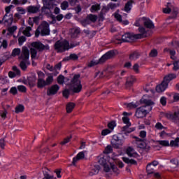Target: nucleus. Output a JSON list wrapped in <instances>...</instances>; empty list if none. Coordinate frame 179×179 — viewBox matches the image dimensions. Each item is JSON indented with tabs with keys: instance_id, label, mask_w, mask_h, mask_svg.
<instances>
[{
	"instance_id": "f257e3e1",
	"label": "nucleus",
	"mask_w": 179,
	"mask_h": 179,
	"mask_svg": "<svg viewBox=\"0 0 179 179\" xmlns=\"http://www.w3.org/2000/svg\"><path fill=\"white\" fill-rule=\"evenodd\" d=\"M141 103H143L145 106L139 107L136 109L135 115L137 118H144L149 111H152V106L155 104L153 101L148 99H141Z\"/></svg>"
},
{
	"instance_id": "f03ea898",
	"label": "nucleus",
	"mask_w": 179,
	"mask_h": 179,
	"mask_svg": "<svg viewBox=\"0 0 179 179\" xmlns=\"http://www.w3.org/2000/svg\"><path fill=\"white\" fill-rule=\"evenodd\" d=\"M31 57L32 59H36L37 58V50L39 52H43V51H48L50 50V45H44L40 41H35L31 43Z\"/></svg>"
},
{
	"instance_id": "7ed1b4c3",
	"label": "nucleus",
	"mask_w": 179,
	"mask_h": 179,
	"mask_svg": "<svg viewBox=\"0 0 179 179\" xmlns=\"http://www.w3.org/2000/svg\"><path fill=\"white\" fill-rule=\"evenodd\" d=\"M29 58H30V52L27 47L24 46L22 48L21 54L19 57V59L21 60L20 66L22 71H26L27 69V65H30Z\"/></svg>"
},
{
	"instance_id": "20e7f679",
	"label": "nucleus",
	"mask_w": 179,
	"mask_h": 179,
	"mask_svg": "<svg viewBox=\"0 0 179 179\" xmlns=\"http://www.w3.org/2000/svg\"><path fill=\"white\" fill-rule=\"evenodd\" d=\"M99 163L103 167V170L106 173H110V171H113V173H117L118 169L115 165L107 162L104 157H101L99 159Z\"/></svg>"
},
{
	"instance_id": "39448f33",
	"label": "nucleus",
	"mask_w": 179,
	"mask_h": 179,
	"mask_svg": "<svg viewBox=\"0 0 179 179\" xmlns=\"http://www.w3.org/2000/svg\"><path fill=\"white\" fill-rule=\"evenodd\" d=\"M114 57V51L110 50L108 52H106L105 55H103L99 59V61H92L90 62L88 64V66L92 68V66H94L96 65H99V64H104L106 61L108 59H111Z\"/></svg>"
},
{
	"instance_id": "423d86ee",
	"label": "nucleus",
	"mask_w": 179,
	"mask_h": 179,
	"mask_svg": "<svg viewBox=\"0 0 179 179\" xmlns=\"http://www.w3.org/2000/svg\"><path fill=\"white\" fill-rule=\"evenodd\" d=\"M55 50L57 52H65L69 50V42L68 41H57L55 43Z\"/></svg>"
},
{
	"instance_id": "0eeeda50",
	"label": "nucleus",
	"mask_w": 179,
	"mask_h": 179,
	"mask_svg": "<svg viewBox=\"0 0 179 179\" xmlns=\"http://www.w3.org/2000/svg\"><path fill=\"white\" fill-rule=\"evenodd\" d=\"M79 78H80V76L76 75L71 81V90L73 93H79L82 90V85H80Z\"/></svg>"
},
{
	"instance_id": "6e6552de",
	"label": "nucleus",
	"mask_w": 179,
	"mask_h": 179,
	"mask_svg": "<svg viewBox=\"0 0 179 179\" xmlns=\"http://www.w3.org/2000/svg\"><path fill=\"white\" fill-rule=\"evenodd\" d=\"M135 40H138L135 34L126 33L122 36V39H116L115 43L116 44H121V43H131V41H135Z\"/></svg>"
},
{
	"instance_id": "1a4fd4ad",
	"label": "nucleus",
	"mask_w": 179,
	"mask_h": 179,
	"mask_svg": "<svg viewBox=\"0 0 179 179\" xmlns=\"http://www.w3.org/2000/svg\"><path fill=\"white\" fill-rule=\"evenodd\" d=\"M52 82H54L52 76H48L45 80L44 78H38L37 87L38 89H43L45 86H50Z\"/></svg>"
},
{
	"instance_id": "9d476101",
	"label": "nucleus",
	"mask_w": 179,
	"mask_h": 179,
	"mask_svg": "<svg viewBox=\"0 0 179 179\" xmlns=\"http://www.w3.org/2000/svg\"><path fill=\"white\" fill-rule=\"evenodd\" d=\"M111 145L115 149H120L124 145V139L121 138V136L115 134L111 140Z\"/></svg>"
},
{
	"instance_id": "9b49d317",
	"label": "nucleus",
	"mask_w": 179,
	"mask_h": 179,
	"mask_svg": "<svg viewBox=\"0 0 179 179\" xmlns=\"http://www.w3.org/2000/svg\"><path fill=\"white\" fill-rule=\"evenodd\" d=\"M122 121L124 124H126V125L123 127H122V132H124L125 135L127 134H131V132H134L135 131L134 129L130 128L131 127V122H129V117L127 116H124L122 117Z\"/></svg>"
},
{
	"instance_id": "f8f14e48",
	"label": "nucleus",
	"mask_w": 179,
	"mask_h": 179,
	"mask_svg": "<svg viewBox=\"0 0 179 179\" xmlns=\"http://www.w3.org/2000/svg\"><path fill=\"white\" fill-rule=\"evenodd\" d=\"M41 36H48L50 34V24L48 22L43 21L39 26Z\"/></svg>"
},
{
	"instance_id": "ddd939ff",
	"label": "nucleus",
	"mask_w": 179,
	"mask_h": 179,
	"mask_svg": "<svg viewBox=\"0 0 179 179\" xmlns=\"http://www.w3.org/2000/svg\"><path fill=\"white\" fill-rule=\"evenodd\" d=\"M136 139L137 147L140 149H144L146 152L150 149V146L147 145L146 143L143 141V139L139 138L138 137H134Z\"/></svg>"
},
{
	"instance_id": "4468645a",
	"label": "nucleus",
	"mask_w": 179,
	"mask_h": 179,
	"mask_svg": "<svg viewBox=\"0 0 179 179\" xmlns=\"http://www.w3.org/2000/svg\"><path fill=\"white\" fill-rule=\"evenodd\" d=\"M97 20V16L90 14L87 15L85 20L82 21V25L84 26V27H86L87 24H90V22L92 23H94Z\"/></svg>"
},
{
	"instance_id": "2eb2a0df",
	"label": "nucleus",
	"mask_w": 179,
	"mask_h": 179,
	"mask_svg": "<svg viewBox=\"0 0 179 179\" xmlns=\"http://www.w3.org/2000/svg\"><path fill=\"white\" fill-rule=\"evenodd\" d=\"M58 90H59V86L58 85H53L47 90L48 96H54L58 93Z\"/></svg>"
},
{
	"instance_id": "dca6fc26",
	"label": "nucleus",
	"mask_w": 179,
	"mask_h": 179,
	"mask_svg": "<svg viewBox=\"0 0 179 179\" xmlns=\"http://www.w3.org/2000/svg\"><path fill=\"white\" fill-rule=\"evenodd\" d=\"M3 22L5 26H10L13 22V15L12 14H5L3 17Z\"/></svg>"
},
{
	"instance_id": "f3484780",
	"label": "nucleus",
	"mask_w": 179,
	"mask_h": 179,
	"mask_svg": "<svg viewBox=\"0 0 179 179\" xmlns=\"http://www.w3.org/2000/svg\"><path fill=\"white\" fill-rule=\"evenodd\" d=\"M55 0H43V4L46 9H49V10H51L53 8H55L57 6V4L55 3Z\"/></svg>"
},
{
	"instance_id": "a211bd4d",
	"label": "nucleus",
	"mask_w": 179,
	"mask_h": 179,
	"mask_svg": "<svg viewBox=\"0 0 179 179\" xmlns=\"http://www.w3.org/2000/svg\"><path fill=\"white\" fill-rule=\"evenodd\" d=\"M87 152V151H82L80 152L76 157L73 159V164H76L78 160H82L85 159V156H86Z\"/></svg>"
},
{
	"instance_id": "6ab92c4d",
	"label": "nucleus",
	"mask_w": 179,
	"mask_h": 179,
	"mask_svg": "<svg viewBox=\"0 0 179 179\" xmlns=\"http://www.w3.org/2000/svg\"><path fill=\"white\" fill-rule=\"evenodd\" d=\"M120 6V3H109L107 6L103 7V10L104 12H108L110 9L114 10Z\"/></svg>"
},
{
	"instance_id": "aec40b11",
	"label": "nucleus",
	"mask_w": 179,
	"mask_h": 179,
	"mask_svg": "<svg viewBox=\"0 0 179 179\" xmlns=\"http://www.w3.org/2000/svg\"><path fill=\"white\" fill-rule=\"evenodd\" d=\"M167 86H169L167 83L162 81L160 85H157L156 92H157V93H163V92L167 89Z\"/></svg>"
},
{
	"instance_id": "412c9836",
	"label": "nucleus",
	"mask_w": 179,
	"mask_h": 179,
	"mask_svg": "<svg viewBox=\"0 0 179 179\" xmlns=\"http://www.w3.org/2000/svg\"><path fill=\"white\" fill-rule=\"evenodd\" d=\"M27 10L28 13H38V12H40V6H29L27 7Z\"/></svg>"
},
{
	"instance_id": "4be33fe9",
	"label": "nucleus",
	"mask_w": 179,
	"mask_h": 179,
	"mask_svg": "<svg viewBox=\"0 0 179 179\" xmlns=\"http://www.w3.org/2000/svg\"><path fill=\"white\" fill-rule=\"evenodd\" d=\"M80 34V29L78 27H74L70 29V35L72 38H76Z\"/></svg>"
},
{
	"instance_id": "5701e85b",
	"label": "nucleus",
	"mask_w": 179,
	"mask_h": 179,
	"mask_svg": "<svg viewBox=\"0 0 179 179\" xmlns=\"http://www.w3.org/2000/svg\"><path fill=\"white\" fill-rule=\"evenodd\" d=\"M127 155L129 156V157H138V152L135 151L132 147H129L127 149Z\"/></svg>"
},
{
	"instance_id": "b1692460",
	"label": "nucleus",
	"mask_w": 179,
	"mask_h": 179,
	"mask_svg": "<svg viewBox=\"0 0 179 179\" xmlns=\"http://www.w3.org/2000/svg\"><path fill=\"white\" fill-rule=\"evenodd\" d=\"M99 171H100V166L94 165L91 168V170L89 173V176H90V177H92V176H96V174H99Z\"/></svg>"
},
{
	"instance_id": "393cba45",
	"label": "nucleus",
	"mask_w": 179,
	"mask_h": 179,
	"mask_svg": "<svg viewBox=\"0 0 179 179\" xmlns=\"http://www.w3.org/2000/svg\"><path fill=\"white\" fill-rule=\"evenodd\" d=\"M138 31H140L141 34H135L137 40L146 37V29L144 27L138 28Z\"/></svg>"
},
{
	"instance_id": "a878e982",
	"label": "nucleus",
	"mask_w": 179,
	"mask_h": 179,
	"mask_svg": "<svg viewBox=\"0 0 179 179\" xmlns=\"http://www.w3.org/2000/svg\"><path fill=\"white\" fill-rule=\"evenodd\" d=\"M176 78L177 76H176V74L171 73L166 76L164 78L163 82H164V83H166V85H169V83H170L171 80H173V79H176Z\"/></svg>"
},
{
	"instance_id": "bb28decb",
	"label": "nucleus",
	"mask_w": 179,
	"mask_h": 179,
	"mask_svg": "<svg viewBox=\"0 0 179 179\" xmlns=\"http://www.w3.org/2000/svg\"><path fill=\"white\" fill-rule=\"evenodd\" d=\"M132 3H134L133 0L127 1L124 6V11L127 12V13H129L131 12V10L132 9Z\"/></svg>"
},
{
	"instance_id": "cd10ccee",
	"label": "nucleus",
	"mask_w": 179,
	"mask_h": 179,
	"mask_svg": "<svg viewBox=\"0 0 179 179\" xmlns=\"http://www.w3.org/2000/svg\"><path fill=\"white\" fill-rule=\"evenodd\" d=\"M79 59V57L78 55L75 53L70 54L69 56L66 57L64 59H63V61H76Z\"/></svg>"
},
{
	"instance_id": "c85d7f7f",
	"label": "nucleus",
	"mask_w": 179,
	"mask_h": 179,
	"mask_svg": "<svg viewBox=\"0 0 179 179\" xmlns=\"http://www.w3.org/2000/svg\"><path fill=\"white\" fill-rule=\"evenodd\" d=\"M144 19V26H145L148 29H154L155 24H153V22L152 20L148 18H143Z\"/></svg>"
},
{
	"instance_id": "c756f323",
	"label": "nucleus",
	"mask_w": 179,
	"mask_h": 179,
	"mask_svg": "<svg viewBox=\"0 0 179 179\" xmlns=\"http://www.w3.org/2000/svg\"><path fill=\"white\" fill-rule=\"evenodd\" d=\"M43 173L44 176V178L43 179H57V178L50 175V170H48V169H45L43 171Z\"/></svg>"
},
{
	"instance_id": "7c9ffc66",
	"label": "nucleus",
	"mask_w": 179,
	"mask_h": 179,
	"mask_svg": "<svg viewBox=\"0 0 179 179\" xmlns=\"http://www.w3.org/2000/svg\"><path fill=\"white\" fill-rule=\"evenodd\" d=\"M136 80V79L134 76L129 77L127 79V82H126L127 86H128L129 87L132 86V85H134V83H135Z\"/></svg>"
},
{
	"instance_id": "2f4dec72",
	"label": "nucleus",
	"mask_w": 179,
	"mask_h": 179,
	"mask_svg": "<svg viewBox=\"0 0 179 179\" xmlns=\"http://www.w3.org/2000/svg\"><path fill=\"white\" fill-rule=\"evenodd\" d=\"M140 56L141 55L139 54V52H134L129 55V59L131 61H136V59H138V58H139Z\"/></svg>"
},
{
	"instance_id": "473e14b6",
	"label": "nucleus",
	"mask_w": 179,
	"mask_h": 179,
	"mask_svg": "<svg viewBox=\"0 0 179 179\" xmlns=\"http://www.w3.org/2000/svg\"><path fill=\"white\" fill-rule=\"evenodd\" d=\"M122 160L123 162H124V163H127V164H134L136 165V161H135L134 159H130L129 158L127 157H122Z\"/></svg>"
},
{
	"instance_id": "72a5a7b5",
	"label": "nucleus",
	"mask_w": 179,
	"mask_h": 179,
	"mask_svg": "<svg viewBox=\"0 0 179 179\" xmlns=\"http://www.w3.org/2000/svg\"><path fill=\"white\" fill-rule=\"evenodd\" d=\"M179 137H177L175 140H172L170 142L169 146L178 148L179 146Z\"/></svg>"
},
{
	"instance_id": "f704fd0d",
	"label": "nucleus",
	"mask_w": 179,
	"mask_h": 179,
	"mask_svg": "<svg viewBox=\"0 0 179 179\" xmlns=\"http://www.w3.org/2000/svg\"><path fill=\"white\" fill-rule=\"evenodd\" d=\"M30 31H31V28L30 27H27L23 31L22 33L24 36H26V37H31V34H30Z\"/></svg>"
},
{
	"instance_id": "c9c22d12",
	"label": "nucleus",
	"mask_w": 179,
	"mask_h": 179,
	"mask_svg": "<svg viewBox=\"0 0 179 179\" xmlns=\"http://www.w3.org/2000/svg\"><path fill=\"white\" fill-rule=\"evenodd\" d=\"M75 106L76 104L70 102L66 105V111L68 113H72V110H73V108H75Z\"/></svg>"
},
{
	"instance_id": "e433bc0d",
	"label": "nucleus",
	"mask_w": 179,
	"mask_h": 179,
	"mask_svg": "<svg viewBox=\"0 0 179 179\" xmlns=\"http://www.w3.org/2000/svg\"><path fill=\"white\" fill-rule=\"evenodd\" d=\"M146 170L148 174H153L155 171V169L152 168V164H148L146 166Z\"/></svg>"
},
{
	"instance_id": "4c0bfd02",
	"label": "nucleus",
	"mask_w": 179,
	"mask_h": 179,
	"mask_svg": "<svg viewBox=\"0 0 179 179\" xmlns=\"http://www.w3.org/2000/svg\"><path fill=\"white\" fill-rule=\"evenodd\" d=\"M2 47L3 48H7L8 41L0 38V48H2Z\"/></svg>"
},
{
	"instance_id": "58836bf2",
	"label": "nucleus",
	"mask_w": 179,
	"mask_h": 179,
	"mask_svg": "<svg viewBox=\"0 0 179 179\" xmlns=\"http://www.w3.org/2000/svg\"><path fill=\"white\" fill-rule=\"evenodd\" d=\"M23 111H24V106H23V105H19L16 106L15 113L17 114H19V113H23Z\"/></svg>"
},
{
	"instance_id": "ea45409f",
	"label": "nucleus",
	"mask_w": 179,
	"mask_h": 179,
	"mask_svg": "<svg viewBox=\"0 0 179 179\" xmlns=\"http://www.w3.org/2000/svg\"><path fill=\"white\" fill-rule=\"evenodd\" d=\"M126 106H127V108L132 109V108H136V107H138L139 106V103H134V102H131L129 103H127Z\"/></svg>"
},
{
	"instance_id": "a19ab883",
	"label": "nucleus",
	"mask_w": 179,
	"mask_h": 179,
	"mask_svg": "<svg viewBox=\"0 0 179 179\" xmlns=\"http://www.w3.org/2000/svg\"><path fill=\"white\" fill-rule=\"evenodd\" d=\"M171 118L174 122H179V113L175 112Z\"/></svg>"
},
{
	"instance_id": "79ce46f5",
	"label": "nucleus",
	"mask_w": 179,
	"mask_h": 179,
	"mask_svg": "<svg viewBox=\"0 0 179 179\" xmlns=\"http://www.w3.org/2000/svg\"><path fill=\"white\" fill-rule=\"evenodd\" d=\"M22 52V50H20V48H15L13 49L11 55L12 57H17V55H19Z\"/></svg>"
},
{
	"instance_id": "37998d69",
	"label": "nucleus",
	"mask_w": 179,
	"mask_h": 179,
	"mask_svg": "<svg viewBox=\"0 0 179 179\" xmlns=\"http://www.w3.org/2000/svg\"><path fill=\"white\" fill-rule=\"evenodd\" d=\"M164 13H170L171 12V3H168L166 8L163 9Z\"/></svg>"
},
{
	"instance_id": "c03bdc74",
	"label": "nucleus",
	"mask_w": 179,
	"mask_h": 179,
	"mask_svg": "<svg viewBox=\"0 0 179 179\" xmlns=\"http://www.w3.org/2000/svg\"><path fill=\"white\" fill-rule=\"evenodd\" d=\"M69 6V3H68V1H63L61 3V9H62V10H66Z\"/></svg>"
},
{
	"instance_id": "a18cd8bd",
	"label": "nucleus",
	"mask_w": 179,
	"mask_h": 179,
	"mask_svg": "<svg viewBox=\"0 0 179 179\" xmlns=\"http://www.w3.org/2000/svg\"><path fill=\"white\" fill-rule=\"evenodd\" d=\"M112 152H113V147L111 145H108L103 151V153H105L106 155H108L109 153H112Z\"/></svg>"
},
{
	"instance_id": "49530a36",
	"label": "nucleus",
	"mask_w": 179,
	"mask_h": 179,
	"mask_svg": "<svg viewBox=\"0 0 179 179\" xmlns=\"http://www.w3.org/2000/svg\"><path fill=\"white\" fill-rule=\"evenodd\" d=\"M97 10H100V5L99 4H96V5H92L91 7V12H97Z\"/></svg>"
},
{
	"instance_id": "de8ad7c7",
	"label": "nucleus",
	"mask_w": 179,
	"mask_h": 179,
	"mask_svg": "<svg viewBox=\"0 0 179 179\" xmlns=\"http://www.w3.org/2000/svg\"><path fill=\"white\" fill-rule=\"evenodd\" d=\"M164 51H169L171 55V59H176V50H171L169 49H165Z\"/></svg>"
},
{
	"instance_id": "09e8293b",
	"label": "nucleus",
	"mask_w": 179,
	"mask_h": 179,
	"mask_svg": "<svg viewBox=\"0 0 179 179\" xmlns=\"http://www.w3.org/2000/svg\"><path fill=\"white\" fill-rule=\"evenodd\" d=\"M64 82H65V77L62 75L59 76L57 78V83L59 85H64Z\"/></svg>"
},
{
	"instance_id": "8fccbe9b",
	"label": "nucleus",
	"mask_w": 179,
	"mask_h": 179,
	"mask_svg": "<svg viewBox=\"0 0 179 179\" xmlns=\"http://www.w3.org/2000/svg\"><path fill=\"white\" fill-rule=\"evenodd\" d=\"M62 66V64H61V62H59L55 65V71H56V73L54 75L57 76V75H58V73H59V72H58L57 71H60Z\"/></svg>"
},
{
	"instance_id": "3c124183",
	"label": "nucleus",
	"mask_w": 179,
	"mask_h": 179,
	"mask_svg": "<svg viewBox=\"0 0 179 179\" xmlns=\"http://www.w3.org/2000/svg\"><path fill=\"white\" fill-rule=\"evenodd\" d=\"M159 145H161L162 146H170V143L169 141H158Z\"/></svg>"
},
{
	"instance_id": "603ef678",
	"label": "nucleus",
	"mask_w": 179,
	"mask_h": 179,
	"mask_svg": "<svg viewBox=\"0 0 179 179\" xmlns=\"http://www.w3.org/2000/svg\"><path fill=\"white\" fill-rule=\"evenodd\" d=\"M95 76L96 78H103V76H106V71L97 72Z\"/></svg>"
},
{
	"instance_id": "864d4df0",
	"label": "nucleus",
	"mask_w": 179,
	"mask_h": 179,
	"mask_svg": "<svg viewBox=\"0 0 179 179\" xmlns=\"http://www.w3.org/2000/svg\"><path fill=\"white\" fill-rule=\"evenodd\" d=\"M17 11L20 13V15H24L26 13V10L23 7H17Z\"/></svg>"
},
{
	"instance_id": "5fc2aeb1",
	"label": "nucleus",
	"mask_w": 179,
	"mask_h": 179,
	"mask_svg": "<svg viewBox=\"0 0 179 179\" xmlns=\"http://www.w3.org/2000/svg\"><path fill=\"white\" fill-rule=\"evenodd\" d=\"M150 57H157V50L153 49L150 52Z\"/></svg>"
},
{
	"instance_id": "6e6d98bb",
	"label": "nucleus",
	"mask_w": 179,
	"mask_h": 179,
	"mask_svg": "<svg viewBox=\"0 0 179 179\" xmlns=\"http://www.w3.org/2000/svg\"><path fill=\"white\" fill-rule=\"evenodd\" d=\"M17 90H19L22 93H25L27 89L24 85H18L17 86Z\"/></svg>"
},
{
	"instance_id": "4d7b16f0",
	"label": "nucleus",
	"mask_w": 179,
	"mask_h": 179,
	"mask_svg": "<svg viewBox=\"0 0 179 179\" xmlns=\"http://www.w3.org/2000/svg\"><path fill=\"white\" fill-rule=\"evenodd\" d=\"M26 41V37L25 36H21L18 38V42L20 45H23V43Z\"/></svg>"
},
{
	"instance_id": "13d9d810",
	"label": "nucleus",
	"mask_w": 179,
	"mask_h": 179,
	"mask_svg": "<svg viewBox=\"0 0 179 179\" xmlns=\"http://www.w3.org/2000/svg\"><path fill=\"white\" fill-rule=\"evenodd\" d=\"M71 138L72 137H67V138H64V140L60 143L61 145H66V143H69Z\"/></svg>"
},
{
	"instance_id": "bf43d9fd",
	"label": "nucleus",
	"mask_w": 179,
	"mask_h": 179,
	"mask_svg": "<svg viewBox=\"0 0 179 179\" xmlns=\"http://www.w3.org/2000/svg\"><path fill=\"white\" fill-rule=\"evenodd\" d=\"M69 93H71V91L69 90H65L64 91H63L64 97L68 99V97H69Z\"/></svg>"
},
{
	"instance_id": "052dcab7",
	"label": "nucleus",
	"mask_w": 179,
	"mask_h": 179,
	"mask_svg": "<svg viewBox=\"0 0 179 179\" xmlns=\"http://www.w3.org/2000/svg\"><path fill=\"white\" fill-rule=\"evenodd\" d=\"M108 134H111V130L108 129L102 130L101 135H103V136H106V135H108Z\"/></svg>"
},
{
	"instance_id": "680f3d73",
	"label": "nucleus",
	"mask_w": 179,
	"mask_h": 179,
	"mask_svg": "<svg viewBox=\"0 0 179 179\" xmlns=\"http://www.w3.org/2000/svg\"><path fill=\"white\" fill-rule=\"evenodd\" d=\"M16 30H17V27H16V26H13V27H10L8 28V31L10 34L15 33V31H16Z\"/></svg>"
},
{
	"instance_id": "e2e57ef3",
	"label": "nucleus",
	"mask_w": 179,
	"mask_h": 179,
	"mask_svg": "<svg viewBox=\"0 0 179 179\" xmlns=\"http://www.w3.org/2000/svg\"><path fill=\"white\" fill-rule=\"evenodd\" d=\"M37 75L38 78V79H44V78L45 77V74H44L43 71H38Z\"/></svg>"
},
{
	"instance_id": "0e129e2a",
	"label": "nucleus",
	"mask_w": 179,
	"mask_h": 179,
	"mask_svg": "<svg viewBox=\"0 0 179 179\" xmlns=\"http://www.w3.org/2000/svg\"><path fill=\"white\" fill-rule=\"evenodd\" d=\"M108 127L112 131L114 129V127H115V122L113 121L108 124Z\"/></svg>"
},
{
	"instance_id": "69168bd1",
	"label": "nucleus",
	"mask_w": 179,
	"mask_h": 179,
	"mask_svg": "<svg viewBox=\"0 0 179 179\" xmlns=\"http://www.w3.org/2000/svg\"><path fill=\"white\" fill-rule=\"evenodd\" d=\"M133 70L136 73H139V64H135L133 66Z\"/></svg>"
},
{
	"instance_id": "338daca9",
	"label": "nucleus",
	"mask_w": 179,
	"mask_h": 179,
	"mask_svg": "<svg viewBox=\"0 0 179 179\" xmlns=\"http://www.w3.org/2000/svg\"><path fill=\"white\" fill-rule=\"evenodd\" d=\"M8 114V112L6 110H1L0 111V115L2 118H6V115Z\"/></svg>"
},
{
	"instance_id": "774afa93",
	"label": "nucleus",
	"mask_w": 179,
	"mask_h": 179,
	"mask_svg": "<svg viewBox=\"0 0 179 179\" xmlns=\"http://www.w3.org/2000/svg\"><path fill=\"white\" fill-rule=\"evenodd\" d=\"M179 69V61H176L173 63V71H178Z\"/></svg>"
}]
</instances>
